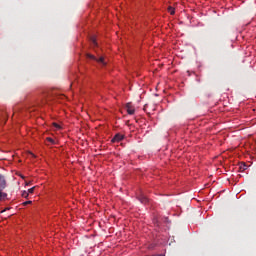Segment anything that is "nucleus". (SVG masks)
I'll return each instance as SVG.
<instances>
[{"label":"nucleus","mask_w":256,"mask_h":256,"mask_svg":"<svg viewBox=\"0 0 256 256\" xmlns=\"http://www.w3.org/2000/svg\"><path fill=\"white\" fill-rule=\"evenodd\" d=\"M31 203H32L31 201H26V202L23 203V205L27 206V205H31Z\"/></svg>","instance_id":"4468645a"},{"label":"nucleus","mask_w":256,"mask_h":256,"mask_svg":"<svg viewBox=\"0 0 256 256\" xmlns=\"http://www.w3.org/2000/svg\"><path fill=\"white\" fill-rule=\"evenodd\" d=\"M7 187V180L5 179V176L0 174V191H3Z\"/></svg>","instance_id":"f03ea898"},{"label":"nucleus","mask_w":256,"mask_h":256,"mask_svg":"<svg viewBox=\"0 0 256 256\" xmlns=\"http://www.w3.org/2000/svg\"><path fill=\"white\" fill-rule=\"evenodd\" d=\"M139 201H140L141 203H147V201H148L147 196L141 195V196L139 197Z\"/></svg>","instance_id":"0eeeda50"},{"label":"nucleus","mask_w":256,"mask_h":256,"mask_svg":"<svg viewBox=\"0 0 256 256\" xmlns=\"http://www.w3.org/2000/svg\"><path fill=\"white\" fill-rule=\"evenodd\" d=\"M54 126L56 127V129H61V126H59V124H54Z\"/></svg>","instance_id":"2eb2a0df"},{"label":"nucleus","mask_w":256,"mask_h":256,"mask_svg":"<svg viewBox=\"0 0 256 256\" xmlns=\"http://www.w3.org/2000/svg\"><path fill=\"white\" fill-rule=\"evenodd\" d=\"M92 44L94 45V47H97V40L95 39V37L91 38Z\"/></svg>","instance_id":"1a4fd4ad"},{"label":"nucleus","mask_w":256,"mask_h":256,"mask_svg":"<svg viewBox=\"0 0 256 256\" xmlns=\"http://www.w3.org/2000/svg\"><path fill=\"white\" fill-rule=\"evenodd\" d=\"M126 111L128 115H135V107L131 103L126 104Z\"/></svg>","instance_id":"39448f33"},{"label":"nucleus","mask_w":256,"mask_h":256,"mask_svg":"<svg viewBox=\"0 0 256 256\" xmlns=\"http://www.w3.org/2000/svg\"><path fill=\"white\" fill-rule=\"evenodd\" d=\"M47 141H48L49 143H52V145L55 144V140H53V138H47Z\"/></svg>","instance_id":"f8f14e48"},{"label":"nucleus","mask_w":256,"mask_h":256,"mask_svg":"<svg viewBox=\"0 0 256 256\" xmlns=\"http://www.w3.org/2000/svg\"><path fill=\"white\" fill-rule=\"evenodd\" d=\"M123 139H125V136L118 133L112 138L111 143H120V141H123Z\"/></svg>","instance_id":"7ed1b4c3"},{"label":"nucleus","mask_w":256,"mask_h":256,"mask_svg":"<svg viewBox=\"0 0 256 256\" xmlns=\"http://www.w3.org/2000/svg\"><path fill=\"white\" fill-rule=\"evenodd\" d=\"M7 123V112L0 111V125H5Z\"/></svg>","instance_id":"20e7f679"},{"label":"nucleus","mask_w":256,"mask_h":256,"mask_svg":"<svg viewBox=\"0 0 256 256\" xmlns=\"http://www.w3.org/2000/svg\"><path fill=\"white\" fill-rule=\"evenodd\" d=\"M168 11H170V14L173 15V14L175 13V8H173V7L170 6V7L168 8Z\"/></svg>","instance_id":"9d476101"},{"label":"nucleus","mask_w":256,"mask_h":256,"mask_svg":"<svg viewBox=\"0 0 256 256\" xmlns=\"http://www.w3.org/2000/svg\"><path fill=\"white\" fill-rule=\"evenodd\" d=\"M239 171H240L241 173H243V171H247V164H242V165H240Z\"/></svg>","instance_id":"6e6552de"},{"label":"nucleus","mask_w":256,"mask_h":256,"mask_svg":"<svg viewBox=\"0 0 256 256\" xmlns=\"http://www.w3.org/2000/svg\"><path fill=\"white\" fill-rule=\"evenodd\" d=\"M34 191H35V187L28 189V193H34Z\"/></svg>","instance_id":"ddd939ff"},{"label":"nucleus","mask_w":256,"mask_h":256,"mask_svg":"<svg viewBox=\"0 0 256 256\" xmlns=\"http://www.w3.org/2000/svg\"><path fill=\"white\" fill-rule=\"evenodd\" d=\"M22 197L28 198V197H29V192L24 191V192L22 193Z\"/></svg>","instance_id":"9b49d317"},{"label":"nucleus","mask_w":256,"mask_h":256,"mask_svg":"<svg viewBox=\"0 0 256 256\" xmlns=\"http://www.w3.org/2000/svg\"><path fill=\"white\" fill-rule=\"evenodd\" d=\"M87 58L88 59H93L94 61H97L98 63H101L102 65H107V63L105 62V58H103V57H100V58L97 59L95 56H93L91 54H88Z\"/></svg>","instance_id":"f257e3e1"},{"label":"nucleus","mask_w":256,"mask_h":256,"mask_svg":"<svg viewBox=\"0 0 256 256\" xmlns=\"http://www.w3.org/2000/svg\"><path fill=\"white\" fill-rule=\"evenodd\" d=\"M5 199H7V193L0 190V201H5Z\"/></svg>","instance_id":"423d86ee"}]
</instances>
